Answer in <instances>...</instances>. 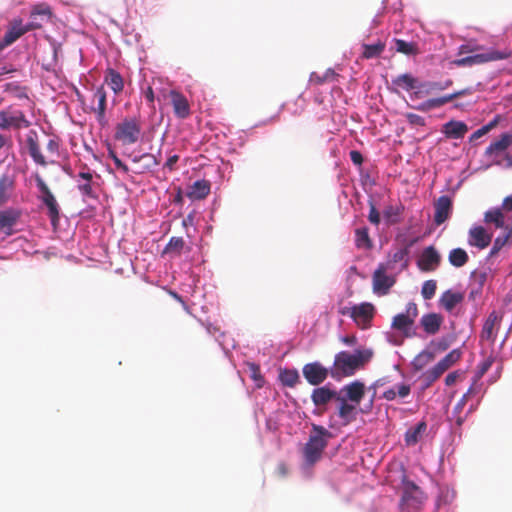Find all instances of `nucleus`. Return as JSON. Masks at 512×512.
Returning <instances> with one entry per match:
<instances>
[{"mask_svg":"<svg viewBox=\"0 0 512 512\" xmlns=\"http://www.w3.org/2000/svg\"><path fill=\"white\" fill-rule=\"evenodd\" d=\"M371 356L372 353L368 350H356L354 353L341 351L335 355L330 375L335 379L352 376L370 360Z\"/></svg>","mask_w":512,"mask_h":512,"instance_id":"f257e3e1","label":"nucleus"},{"mask_svg":"<svg viewBox=\"0 0 512 512\" xmlns=\"http://www.w3.org/2000/svg\"><path fill=\"white\" fill-rule=\"evenodd\" d=\"M332 437L333 434L325 427L312 424L308 441L303 447V458L307 466L311 467L321 460Z\"/></svg>","mask_w":512,"mask_h":512,"instance_id":"f03ea898","label":"nucleus"},{"mask_svg":"<svg viewBox=\"0 0 512 512\" xmlns=\"http://www.w3.org/2000/svg\"><path fill=\"white\" fill-rule=\"evenodd\" d=\"M483 222L495 229L512 232V195L505 197L501 206L487 210Z\"/></svg>","mask_w":512,"mask_h":512,"instance_id":"7ed1b4c3","label":"nucleus"},{"mask_svg":"<svg viewBox=\"0 0 512 512\" xmlns=\"http://www.w3.org/2000/svg\"><path fill=\"white\" fill-rule=\"evenodd\" d=\"M461 351L453 349L444 358H442L435 366L425 371L421 379L424 387H430L437 379H439L450 367L457 363L461 358Z\"/></svg>","mask_w":512,"mask_h":512,"instance_id":"20e7f679","label":"nucleus"},{"mask_svg":"<svg viewBox=\"0 0 512 512\" xmlns=\"http://www.w3.org/2000/svg\"><path fill=\"white\" fill-rule=\"evenodd\" d=\"M31 122L27 119L25 113L15 106H8L0 110V129L2 130H21L28 128Z\"/></svg>","mask_w":512,"mask_h":512,"instance_id":"39448f33","label":"nucleus"},{"mask_svg":"<svg viewBox=\"0 0 512 512\" xmlns=\"http://www.w3.org/2000/svg\"><path fill=\"white\" fill-rule=\"evenodd\" d=\"M141 134V123L136 117L124 118L117 124L115 129V139L124 145H131L139 140Z\"/></svg>","mask_w":512,"mask_h":512,"instance_id":"423d86ee","label":"nucleus"},{"mask_svg":"<svg viewBox=\"0 0 512 512\" xmlns=\"http://www.w3.org/2000/svg\"><path fill=\"white\" fill-rule=\"evenodd\" d=\"M510 50H503L498 51L494 49H490L487 52L484 53H477L474 55L466 56L463 58L455 59L452 61V64L457 67H465V66H474V65H481L484 63L492 62V61H498V60H504L511 56Z\"/></svg>","mask_w":512,"mask_h":512,"instance_id":"0eeeda50","label":"nucleus"},{"mask_svg":"<svg viewBox=\"0 0 512 512\" xmlns=\"http://www.w3.org/2000/svg\"><path fill=\"white\" fill-rule=\"evenodd\" d=\"M42 27V23L40 21H31L26 25L22 24V19L15 18L9 23L8 30L6 31L2 40H0V50L4 49L6 46L11 45L16 40H18L25 33L36 30Z\"/></svg>","mask_w":512,"mask_h":512,"instance_id":"6e6552de","label":"nucleus"},{"mask_svg":"<svg viewBox=\"0 0 512 512\" xmlns=\"http://www.w3.org/2000/svg\"><path fill=\"white\" fill-rule=\"evenodd\" d=\"M417 315V305L413 302L409 303L406 307L405 313H400L394 316L392 320V328L402 332L406 337L413 336L415 333L412 331V327Z\"/></svg>","mask_w":512,"mask_h":512,"instance_id":"1a4fd4ad","label":"nucleus"},{"mask_svg":"<svg viewBox=\"0 0 512 512\" xmlns=\"http://www.w3.org/2000/svg\"><path fill=\"white\" fill-rule=\"evenodd\" d=\"M35 181L39 191L42 193L41 200L48 208V215L51 220V224L55 227L59 222L58 203L49 187L38 173L35 174Z\"/></svg>","mask_w":512,"mask_h":512,"instance_id":"9d476101","label":"nucleus"},{"mask_svg":"<svg viewBox=\"0 0 512 512\" xmlns=\"http://www.w3.org/2000/svg\"><path fill=\"white\" fill-rule=\"evenodd\" d=\"M375 313L372 303L363 302L352 306L351 318L359 328L366 329L371 326Z\"/></svg>","mask_w":512,"mask_h":512,"instance_id":"9b49d317","label":"nucleus"},{"mask_svg":"<svg viewBox=\"0 0 512 512\" xmlns=\"http://www.w3.org/2000/svg\"><path fill=\"white\" fill-rule=\"evenodd\" d=\"M388 269L387 265L381 263L373 273V292L378 295H386L390 288L395 284L394 277L386 274Z\"/></svg>","mask_w":512,"mask_h":512,"instance_id":"f8f14e48","label":"nucleus"},{"mask_svg":"<svg viewBox=\"0 0 512 512\" xmlns=\"http://www.w3.org/2000/svg\"><path fill=\"white\" fill-rule=\"evenodd\" d=\"M302 373L310 385L318 386L327 379L330 371L320 362H311L303 366Z\"/></svg>","mask_w":512,"mask_h":512,"instance_id":"ddd939ff","label":"nucleus"},{"mask_svg":"<svg viewBox=\"0 0 512 512\" xmlns=\"http://www.w3.org/2000/svg\"><path fill=\"white\" fill-rule=\"evenodd\" d=\"M500 323L501 317L496 311H492L483 324L482 331L480 333V341H485L490 345H493L500 328Z\"/></svg>","mask_w":512,"mask_h":512,"instance_id":"4468645a","label":"nucleus"},{"mask_svg":"<svg viewBox=\"0 0 512 512\" xmlns=\"http://www.w3.org/2000/svg\"><path fill=\"white\" fill-rule=\"evenodd\" d=\"M441 256L434 246L426 247L417 260V266L421 271L431 272L438 268Z\"/></svg>","mask_w":512,"mask_h":512,"instance_id":"2eb2a0df","label":"nucleus"},{"mask_svg":"<svg viewBox=\"0 0 512 512\" xmlns=\"http://www.w3.org/2000/svg\"><path fill=\"white\" fill-rule=\"evenodd\" d=\"M94 174L87 169L81 171L77 175V188L85 199H96L97 193L95 183L93 182Z\"/></svg>","mask_w":512,"mask_h":512,"instance_id":"dca6fc26","label":"nucleus"},{"mask_svg":"<svg viewBox=\"0 0 512 512\" xmlns=\"http://www.w3.org/2000/svg\"><path fill=\"white\" fill-rule=\"evenodd\" d=\"M492 240V234L483 226H473L468 233V243L479 249H485Z\"/></svg>","mask_w":512,"mask_h":512,"instance_id":"f3484780","label":"nucleus"},{"mask_svg":"<svg viewBox=\"0 0 512 512\" xmlns=\"http://www.w3.org/2000/svg\"><path fill=\"white\" fill-rule=\"evenodd\" d=\"M434 222L436 225L443 224L452 212V200L449 196H440L434 204Z\"/></svg>","mask_w":512,"mask_h":512,"instance_id":"a211bd4d","label":"nucleus"},{"mask_svg":"<svg viewBox=\"0 0 512 512\" xmlns=\"http://www.w3.org/2000/svg\"><path fill=\"white\" fill-rule=\"evenodd\" d=\"M169 97L176 117L180 119L187 118L190 115V105L187 98L176 90H171Z\"/></svg>","mask_w":512,"mask_h":512,"instance_id":"6ab92c4d","label":"nucleus"},{"mask_svg":"<svg viewBox=\"0 0 512 512\" xmlns=\"http://www.w3.org/2000/svg\"><path fill=\"white\" fill-rule=\"evenodd\" d=\"M21 212L17 209L8 208L0 211V231L6 235H12L13 226L17 223Z\"/></svg>","mask_w":512,"mask_h":512,"instance_id":"aec40b11","label":"nucleus"},{"mask_svg":"<svg viewBox=\"0 0 512 512\" xmlns=\"http://www.w3.org/2000/svg\"><path fill=\"white\" fill-rule=\"evenodd\" d=\"M345 393V399L358 405L365 396V385L361 381H353L345 385L342 390Z\"/></svg>","mask_w":512,"mask_h":512,"instance_id":"412c9836","label":"nucleus"},{"mask_svg":"<svg viewBox=\"0 0 512 512\" xmlns=\"http://www.w3.org/2000/svg\"><path fill=\"white\" fill-rule=\"evenodd\" d=\"M26 144L28 148L29 155L32 157L35 163L46 166L47 161L43 154L40 151V146L38 143L37 133L34 130H31L26 138Z\"/></svg>","mask_w":512,"mask_h":512,"instance_id":"4be33fe9","label":"nucleus"},{"mask_svg":"<svg viewBox=\"0 0 512 512\" xmlns=\"http://www.w3.org/2000/svg\"><path fill=\"white\" fill-rule=\"evenodd\" d=\"M468 132L466 123L457 120H450L442 127V133L449 139H462Z\"/></svg>","mask_w":512,"mask_h":512,"instance_id":"5701e85b","label":"nucleus"},{"mask_svg":"<svg viewBox=\"0 0 512 512\" xmlns=\"http://www.w3.org/2000/svg\"><path fill=\"white\" fill-rule=\"evenodd\" d=\"M211 190V183L206 179L195 181L187 191L186 195L191 200H203L205 199Z\"/></svg>","mask_w":512,"mask_h":512,"instance_id":"b1692460","label":"nucleus"},{"mask_svg":"<svg viewBox=\"0 0 512 512\" xmlns=\"http://www.w3.org/2000/svg\"><path fill=\"white\" fill-rule=\"evenodd\" d=\"M512 145V133H503L486 148L487 156H498Z\"/></svg>","mask_w":512,"mask_h":512,"instance_id":"393cba45","label":"nucleus"},{"mask_svg":"<svg viewBox=\"0 0 512 512\" xmlns=\"http://www.w3.org/2000/svg\"><path fill=\"white\" fill-rule=\"evenodd\" d=\"M94 99L97 100V107L94 108V111L97 115V120L99 124L104 127L107 124L105 112H106V92L103 86H100L96 89L93 94Z\"/></svg>","mask_w":512,"mask_h":512,"instance_id":"a878e982","label":"nucleus"},{"mask_svg":"<svg viewBox=\"0 0 512 512\" xmlns=\"http://www.w3.org/2000/svg\"><path fill=\"white\" fill-rule=\"evenodd\" d=\"M443 322V317L437 313H428L422 316L420 324L429 335L436 334Z\"/></svg>","mask_w":512,"mask_h":512,"instance_id":"bb28decb","label":"nucleus"},{"mask_svg":"<svg viewBox=\"0 0 512 512\" xmlns=\"http://www.w3.org/2000/svg\"><path fill=\"white\" fill-rule=\"evenodd\" d=\"M337 397H338L337 392L329 389L326 386L314 389L311 394V399L315 406L326 405L332 399H337Z\"/></svg>","mask_w":512,"mask_h":512,"instance_id":"cd10ccee","label":"nucleus"},{"mask_svg":"<svg viewBox=\"0 0 512 512\" xmlns=\"http://www.w3.org/2000/svg\"><path fill=\"white\" fill-rule=\"evenodd\" d=\"M337 400L340 405L338 408V416L343 420L344 424H349L356 419V406L348 403L347 399L338 396Z\"/></svg>","mask_w":512,"mask_h":512,"instance_id":"c85d7f7f","label":"nucleus"},{"mask_svg":"<svg viewBox=\"0 0 512 512\" xmlns=\"http://www.w3.org/2000/svg\"><path fill=\"white\" fill-rule=\"evenodd\" d=\"M104 82L111 88L115 94L122 92L124 88V81L119 72L112 68L106 70Z\"/></svg>","mask_w":512,"mask_h":512,"instance_id":"c756f323","label":"nucleus"},{"mask_svg":"<svg viewBox=\"0 0 512 512\" xmlns=\"http://www.w3.org/2000/svg\"><path fill=\"white\" fill-rule=\"evenodd\" d=\"M15 179L14 177L3 174L0 176V206L5 204L14 190Z\"/></svg>","mask_w":512,"mask_h":512,"instance_id":"7c9ffc66","label":"nucleus"},{"mask_svg":"<svg viewBox=\"0 0 512 512\" xmlns=\"http://www.w3.org/2000/svg\"><path fill=\"white\" fill-rule=\"evenodd\" d=\"M463 300V295L450 290L444 292L439 300L440 305L448 312H451L457 304Z\"/></svg>","mask_w":512,"mask_h":512,"instance_id":"2f4dec72","label":"nucleus"},{"mask_svg":"<svg viewBox=\"0 0 512 512\" xmlns=\"http://www.w3.org/2000/svg\"><path fill=\"white\" fill-rule=\"evenodd\" d=\"M355 246L358 249H372L373 242L369 236V230L367 227H361L355 230Z\"/></svg>","mask_w":512,"mask_h":512,"instance_id":"473e14b6","label":"nucleus"},{"mask_svg":"<svg viewBox=\"0 0 512 512\" xmlns=\"http://www.w3.org/2000/svg\"><path fill=\"white\" fill-rule=\"evenodd\" d=\"M338 74L331 68H328L322 74L318 72H312L309 77V82L314 85H322L328 82H334L338 78Z\"/></svg>","mask_w":512,"mask_h":512,"instance_id":"72a5a7b5","label":"nucleus"},{"mask_svg":"<svg viewBox=\"0 0 512 512\" xmlns=\"http://www.w3.org/2000/svg\"><path fill=\"white\" fill-rule=\"evenodd\" d=\"M394 48L398 53H402L407 56H415L420 53L419 47L415 42H407L402 39H394Z\"/></svg>","mask_w":512,"mask_h":512,"instance_id":"f704fd0d","label":"nucleus"},{"mask_svg":"<svg viewBox=\"0 0 512 512\" xmlns=\"http://www.w3.org/2000/svg\"><path fill=\"white\" fill-rule=\"evenodd\" d=\"M38 17L40 20L48 21L52 17L51 7L46 3H38L31 9L30 18L32 21H37Z\"/></svg>","mask_w":512,"mask_h":512,"instance_id":"c9c22d12","label":"nucleus"},{"mask_svg":"<svg viewBox=\"0 0 512 512\" xmlns=\"http://www.w3.org/2000/svg\"><path fill=\"white\" fill-rule=\"evenodd\" d=\"M362 48V57L365 59H372L379 57L383 53L385 50V43L381 40H378L374 44H363Z\"/></svg>","mask_w":512,"mask_h":512,"instance_id":"e433bc0d","label":"nucleus"},{"mask_svg":"<svg viewBox=\"0 0 512 512\" xmlns=\"http://www.w3.org/2000/svg\"><path fill=\"white\" fill-rule=\"evenodd\" d=\"M427 425L425 422H419L415 427L410 428L405 433V442L407 445H414L416 444L419 439L420 435L426 431Z\"/></svg>","mask_w":512,"mask_h":512,"instance_id":"4c0bfd02","label":"nucleus"},{"mask_svg":"<svg viewBox=\"0 0 512 512\" xmlns=\"http://www.w3.org/2000/svg\"><path fill=\"white\" fill-rule=\"evenodd\" d=\"M448 258L450 264L458 268L464 266L469 260L468 254L462 248L452 249Z\"/></svg>","mask_w":512,"mask_h":512,"instance_id":"58836bf2","label":"nucleus"},{"mask_svg":"<svg viewBox=\"0 0 512 512\" xmlns=\"http://www.w3.org/2000/svg\"><path fill=\"white\" fill-rule=\"evenodd\" d=\"M280 381L284 386L294 387L300 382V376L296 369H284L279 375Z\"/></svg>","mask_w":512,"mask_h":512,"instance_id":"ea45409f","label":"nucleus"},{"mask_svg":"<svg viewBox=\"0 0 512 512\" xmlns=\"http://www.w3.org/2000/svg\"><path fill=\"white\" fill-rule=\"evenodd\" d=\"M412 245L410 243L409 245L405 246L404 248H401L394 252L386 264L388 268H392V265L398 262H404L403 267L406 268L408 266V255H409V248Z\"/></svg>","mask_w":512,"mask_h":512,"instance_id":"a19ab883","label":"nucleus"},{"mask_svg":"<svg viewBox=\"0 0 512 512\" xmlns=\"http://www.w3.org/2000/svg\"><path fill=\"white\" fill-rule=\"evenodd\" d=\"M512 237V232L509 231H502V234L499 235L493 243V246L490 250L489 256L494 257L496 256L501 249L508 244L510 238Z\"/></svg>","mask_w":512,"mask_h":512,"instance_id":"79ce46f5","label":"nucleus"},{"mask_svg":"<svg viewBox=\"0 0 512 512\" xmlns=\"http://www.w3.org/2000/svg\"><path fill=\"white\" fill-rule=\"evenodd\" d=\"M142 160H145L146 163L143 166L142 170L137 171V173H142V172H144L146 170H150L151 168L159 165V163H160V160L155 155H153L151 153H144V154H142L140 156H135L133 158V162H135V163H138V162H140Z\"/></svg>","mask_w":512,"mask_h":512,"instance_id":"37998d69","label":"nucleus"},{"mask_svg":"<svg viewBox=\"0 0 512 512\" xmlns=\"http://www.w3.org/2000/svg\"><path fill=\"white\" fill-rule=\"evenodd\" d=\"M434 359V354L430 351H422L419 353L414 360L412 361V365L415 370H422L426 365L432 362Z\"/></svg>","mask_w":512,"mask_h":512,"instance_id":"c03bdc74","label":"nucleus"},{"mask_svg":"<svg viewBox=\"0 0 512 512\" xmlns=\"http://www.w3.org/2000/svg\"><path fill=\"white\" fill-rule=\"evenodd\" d=\"M185 246V241L182 237H172L166 245L164 252L172 253L179 256Z\"/></svg>","mask_w":512,"mask_h":512,"instance_id":"a18cd8bd","label":"nucleus"},{"mask_svg":"<svg viewBox=\"0 0 512 512\" xmlns=\"http://www.w3.org/2000/svg\"><path fill=\"white\" fill-rule=\"evenodd\" d=\"M393 82L395 85L403 88L406 91H410L416 88V79L410 74L399 75Z\"/></svg>","mask_w":512,"mask_h":512,"instance_id":"49530a36","label":"nucleus"},{"mask_svg":"<svg viewBox=\"0 0 512 512\" xmlns=\"http://www.w3.org/2000/svg\"><path fill=\"white\" fill-rule=\"evenodd\" d=\"M453 101L452 95L448 94L438 98L428 99L425 103H423L422 109H435L439 108L449 102Z\"/></svg>","mask_w":512,"mask_h":512,"instance_id":"de8ad7c7","label":"nucleus"},{"mask_svg":"<svg viewBox=\"0 0 512 512\" xmlns=\"http://www.w3.org/2000/svg\"><path fill=\"white\" fill-rule=\"evenodd\" d=\"M494 361L495 356L491 353L483 361L479 363L477 367L478 370L475 375V382H479V380L484 376V374L491 368Z\"/></svg>","mask_w":512,"mask_h":512,"instance_id":"09e8293b","label":"nucleus"},{"mask_svg":"<svg viewBox=\"0 0 512 512\" xmlns=\"http://www.w3.org/2000/svg\"><path fill=\"white\" fill-rule=\"evenodd\" d=\"M419 487L412 481L404 482V492L402 495V501L408 502L410 499H416L417 497L414 494H419Z\"/></svg>","mask_w":512,"mask_h":512,"instance_id":"8fccbe9b","label":"nucleus"},{"mask_svg":"<svg viewBox=\"0 0 512 512\" xmlns=\"http://www.w3.org/2000/svg\"><path fill=\"white\" fill-rule=\"evenodd\" d=\"M437 289V283L435 280H427L423 283L421 294L424 299L430 300L434 297Z\"/></svg>","mask_w":512,"mask_h":512,"instance_id":"3c124183","label":"nucleus"},{"mask_svg":"<svg viewBox=\"0 0 512 512\" xmlns=\"http://www.w3.org/2000/svg\"><path fill=\"white\" fill-rule=\"evenodd\" d=\"M249 370L251 373V378L257 383V386L262 387L264 378L261 375L259 366L254 363H251L249 364Z\"/></svg>","mask_w":512,"mask_h":512,"instance_id":"603ef678","label":"nucleus"},{"mask_svg":"<svg viewBox=\"0 0 512 512\" xmlns=\"http://www.w3.org/2000/svg\"><path fill=\"white\" fill-rule=\"evenodd\" d=\"M496 125V120L494 121H491L489 122L488 124L482 126L481 128H479L478 130H476L470 137V140L473 141V140H477L479 139L480 137L484 136L485 134H487L492 128H494Z\"/></svg>","mask_w":512,"mask_h":512,"instance_id":"864d4df0","label":"nucleus"},{"mask_svg":"<svg viewBox=\"0 0 512 512\" xmlns=\"http://www.w3.org/2000/svg\"><path fill=\"white\" fill-rule=\"evenodd\" d=\"M109 157L113 160L117 169L121 170L124 174L129 173V167L121 161L113 150H109Z\"/></svg>","mask_w":512,"mask_h":512,"instance_id":"5fc2aeb1","label":"nucleus"},{"mask_svg":"<svg viewBox=\"0 0 512 512\" xmlns=\"http://www.w3.org/2000/svg\"><path fill=\"white\" fill-rule=\"evenodd\" d=\"M369 207H370V211H369L368 219L372 224L377 226L380 223V214H379L373 201H369Z\"/></svg>","mask_w":512,"mask_h":512,"instance_id":"6e6d98bb","label":"nucleus"},{"mask_svg":"<svg viewBox=\"0 0 512 512\" xmlns=\"http://www.w3.org/2000/svg\"><path fill=\"white\" fill-rule=\"evenodd\" d=\"M480 49H481V46L476 45V44H471V43L463 44L459 47L458 54L462 55V54L475 53V52L479 51Z\"/></svg>","mask_w":512,"mask_h":512,"instance_id":"4d7b16f0","label":"nucleus"},{"mask_svg":"<svg viewBox=\"0 0 512 512\" xmlns=\"http://www.w3.org/2000/svg\"><path fill=\"white\" fill-rule=\"evenodd\" d=\"M384 217L390 222V223H396L397 219H393V217H397L399 215V211L397 208L393 206L387 207L384 212Z\"/></svg>","mask_w":512,"mask_h":512,"instance_id":"13d9d810","label":"nucleus"},{"mask_svg":"<svg viewBox=\"0 0 512 512\" xmlns=\"http://www.w3.org/2000/svg\"><path fill=\"white\" fill-rule=\"evenodd\" d=\"M463 375V372L459 371V370H456V371H453L451 373H449L446 378H445V384L447 386H452L454 385L457 380Z\"/></svg>","mask_w":512,"mask_h":512,"instance_id":"bf43d9fd","label":"nucleus"},{"mask_svg":"<svg viewBox=\"0 0 512 512\" xmlns=\"http://www.w3.org/2000/svg\"><path fill=\"white\" fill-rule=\"evenodd\" d=\"M396 397L400 398L407 397L411 392V386L409 384H400L396 388Z\"/></svg>","mask_w":512,"mask_h":512,"instance_id":"052dcab7","label":"nucleus"},{"mask_svg":"<svg viewBox=\"0 0 512 512\" xmlns=\"http://www.w3.org/2000/svg\"><path fill=\"white\" fill-rule=\"evenodd\" d=\"M407 119H408L409 123L414 124V125L423 126L425 124L424 118L418 114L409 113V114H407Z\"/></svg>","mask_w":512,"mask_h":512,"instance_id":"680f3d73","label":"nucleus"},{"mask_svg":"<svg viewBox=\"0 0 512 512\" xmlns=\"http://www.w3.org/2000/svg\"><path fill=\"white\" fill-rule=\"evenodd\" d=\"M179 156L178 155H172L170 156L167 161L164 164V168L168 169L169 171L175 170V164L178 162Z\"/></svg>","mask_w":512,"mask_h":512,"instance_id":"e2e57ef3","label":"nucleus"},{"mask_svg":"<svg viewBox=\"0 0 512 512\" xmlns=\"http://www.w3.org/2000/svg\"><path fill=\"white\" fill-rule=\"evenodd\" d=\"M350 159L355 165H361L363 163V156L357 150H352L350 152Z\"/></svg>","mask_w":512,"mask_h":512,"instance_id":"0e129e2a","label":"nucleus"},{"mask_svg":"<svg viewBox=\"0 0 512 512\" xmlns=\"http://www.w3.org/2000/svg\"><path fill=\"white\" fill-rule=\"evenodd\" d=\"M46 149L51 153V154H58V150H59V143L58 141L54 140V139H50L46 145Z\"/></svg>","mask_w":512,"mask_h":512,"instance_id":"69168bd1","label":"nucleus"},{"mask_svg":"<svg viewBox=\"0 0 512 512\" xmlns=\"http://www.w3.org/2000/svg\"><path fill=\"white\" fill-rule=\"evenodd\" d=\"M453 84V81L451 79L446 80L443 83H433L432 88L437 90H444L450 87Z\"/></svg>","mask_w":512,"mask_h":512,"instance_id":"338daca9","label":"nucleus"},{"mask_svg":"<svg viewBox=\"0 0 512 512\" xmlns=\"http://www.w3.org/2000/svg\"><path fill=\"white\" fill-rule=\"evenodd\" d=\"M383 398L386 399L387 401L395 400L396 399V389L390 388V389H387L386 391H384Z\"/></svg>","mask_w":512,"mask_h":512,"instance_id":"774afa93","label":"nucleus"}]
</instances>
